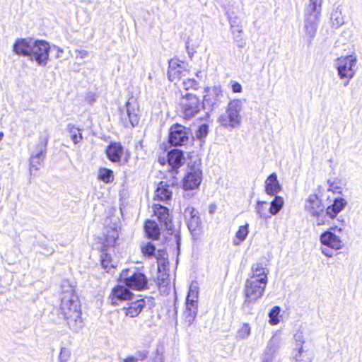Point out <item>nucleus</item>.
<instances>
[{"label":"nucleus","mask_w":362,"mask_h":362,"mask_svg":"<svg viewBox=\"0 0 362 362\" xmlns=\"http://www.w3.org/2000/svg\"><path fill=\"white\" fill-rule=\"evenodd\" d=\"M60 311L69 327L77 332L83 327L80 301L74 287L68 281L62 284Z\"/></svg>","instance_id":"f257e3e1"},{"label":"nucleus","mask_w":362,"mask_h":362,"mask_svg":"<svg viewBox=\"0 0 362 362\" xmlns=\"http://www.w3.org/2000/svg\"><path fill=\"white\" fill-rule=\"evenodd\" d=\"M343 229L337 226H332L320 236V242L323 247L322 253L327 257H332L333 252L330 250H338L344 247V243L339 236Z\"/></svg>","instance_id":"f03ea898"},{"label":"nucleus","mask_w":362,"mask_h":362,"mask_svg":"<svg viewBox=\"0 0 362 362\" xmlns=\"http://www.w3.org/2000/svg\"><path fill=\"white\" fill-rule=\"evenodd\" d=\"M241 100L238 99L232 100L228 103L226 112L219 116L218 120L226 128H238L241 124Z\"/></svg>","instance_id":"7ed1b4c3"},{"label":"nucleus","mask_w":362,"mask_h":362,"mask_svg":"<svg viewBox=\"0 0 362 362\" xmlns=\"http://www.w3.org/2000/svg\"><path fill=\"white\" fill-rule=\"evenodd\" d=\"M119 279L129 289L141 291L148 288L147 276L136 268L123 269Z\"/></svg>","instance_id":"20e7f679"},{"label":"nucleus","mask_w":362,"mask_h":362,"mask_svg":"<svg viewBox=\"0 0 362 362\" xmlns=\"http://www.w3.org/2000/svg\"><path fill=\"white\" fill-rule=\"evenodd\" d=\"M267 284L264 279H247L245 284V300L244 305L255 303L264 295Z\"/></svg>","instance_id":"39448f33"},{"label":"nucleus","mask_w":362,"mask_h":362,"mask_svg":"<svg viewBox=\"0 0 362 362\" xmlns=\"http://www.w3.org/2000/svg\"><path fill=\"white\" fill-rule=\"evenodd\" d=\"M139 107L133 99H129L124 108L119 109V120L125 127H134L139 122Z\"/></svg>","instance_id":"423d86ee"},{"label":"nucleus","mask_w":362,"mask_h":362,"mask_svg":"<svg viewBox=\"0 0 362 362\" xmlns=\"http://www.w3.org/2000/svg\"><path fill=\"white\" fill-rule=\"evenodd\" d=\"M357 58L355 55L338 57L334 62V66L340 79L353 78L356 74Z\"/></svg>","instance_id":"0eeeda50"},{"label":"nucleus","mask_w":362,"mask_h":362,"mask_svg":"<svg viewBox=\"0 0 362 362\" xmlns=\"http://www.w3.org/2000/svg\"><path fill=\"white\" fill-rule=\"evenodd\" d=\"M49 45L45 40H34L29 59L38 66H45L49 59Z\"/></svg>","instance_id":"6e6552de"},{"label":"nucleus","mask_w":362,"mask_h":362,"mask_svg":"<svg viewBox=\"0 0 362 362\" xmlns=\"http://www.w3.org/2000/svg\"><path fill=\"white\" fill-rule=\"evenodd\" d=\"M184 118L189 119L194 117L201 109V103L198 97L191 93L182 95L180 100Z\"/></svg>","instance_id":"1a4fd4ad"},{"label":"nucleus","mask_w":362,"mask_h":362,"mask_svg":"<svg viewBox=\"0 0 362 362\" xmlns=\"http://www.w3.org/2000/svg\"><path fill=\"white\" fill-rule=\"evenodd\" d=\"M47 139L40 138L39 142L35 145V148L32 151L30 158V174L37 171L43 164L46 154V146Z\"/></svg>","instance_id":"9d476101"},{"label":"nucleus","mask_w":362,"mask_h":362,"mask_svg":"<svg viewBox=\"0 0 362 362\" xmlns=\"http://www.w3.org/2000/svg\"><path fill=\"white\" fill-rule=\"evenodd\" d=\"M190 131L185 127L175 124L170 127L169 141L175 146L186 145L189 140Z\"/></svg>","instance_id":"9b49d317"},{"label":"nucleus","mask_w":362,"mask_h":362,"mask_svg":"<svg viewBox=\"0 0 362 362\" xmlns=\"http://www.w3.org/2000/svg\"><path fill=\"white\" fill-rule=\"evenodd\" d=\"M223 97V91L220 86L207 87L204 89L202 106L207 109L218 107L221 103Z\"/></svg>","instance_id":"f8f14e48"},{"label":"nucleus","mask_w":362,"mask_h":362,"mask_svg":"<svg viewBox=\"0 0 362 362\" xmlns=\"http://www.w3.org/2000/svg\"><path fill=\"white\" fill-rule=\"evenodd\" d=\"M187 72L186 64L178 59H172L169 61L168 76L172 82L179 81Z\"/></svg>","instance_id":"ddd939ff"},{"label":"nucleus","mask_w":362,"mask_h":362,"mask_svg":"<svg viewBox=\"0 0 362 362\" xmlns=\"http://www.w3.org/2000/svg\"><path fill=\"white\" fill-rule=\"evenodd\" d=\"M152 208L154 215L157 217L161 226H163L166 230H171L173 223L168 209L159 204H154Z\"/></svg>","instance_id":"4468645a"},{"label":"nucleus","mask_w":362,"mask_h":362,"mask_svg":"<svg viewBox=\"0 0 362 362\" xmlns=\"http://www.w3.org/2000/svg\"><path fill=\"white\" fill-rule=\"evenodd\" d=\"M202 170L199 168H193L187 173L183 182L185 190H191L197 188L201 184L202 176Z\"/></svg>","instance_id":"2eb2a0df"},{"label":"nucleus","mask_w":362,"mask_h":362,"mask_svg":"<svg viewBox=\"0 0 362 362\" xmlns=\"http://www.w3.org/2000/svg\"><path fill=\"white\" fill-rule=\"evenodd\" d=\"M304 209L313 217L318 218L323 212L321 199L316 194H310L305 202Z\"/></svg>","instance_id":"dca6fc26"},{"label":"nucleus","mask_w":362,"mask_h":362,"mask_svg":"<svg viewBox=\"0 0 362 362\" xmlns=\"http://www.w3.org/2000/svg\"><path fill=\"white\" fill-rule=\"evenodd\" d=\"M133 296L128 287L117 286L112 291L110 299L112 304L118 305L120 302L132 300Z\"/></svg>","instance_id":"f3484780"},{"label":"nucleus","mask_w":362,"mask_h":362,"mask_svg":"<svg viewBox=\"0 0 362 362\" xmlns=\"http://www.w3.org/2000/svg\"><path fill=\"white\" fill-rule=\"evenodd\" d=\"M126 306L124 307V312L126 316L135 317L139 315L146 305L144 298H138L134 300H129Z\"/></svg>","instance_id":"a211bd4d"},{"label":"nucleus","mask_w":362,"mask_h":362,"mask_svg":"<svg viewBox=\"0 0 362 362\" xmlns=\"http://www.w3.org/2000/svg\"><path fill=\"white\" fill-rule=\"evenodd\" d=\"M34 39H18L13 45V52L18 55L29 58Z\"/></svg>","instance_id":"6ab92c4d"},{"label":"nucleus","mask_w":362,"mask_h":362,"mask_svg":"<svg viewBox=\"0 0 362 362\" xmlns=\"http://www.w3.org/2000/svg\"><path fill=\"white\" fill-rule=\"evenodd\" d=\"M323 0H309L304 11V17L320 19Z\"/></svg>","instance_id":"aec40b11"},{"label":"nucleus","mask_w":362,"mask_h":362,"mask_svg":"<svg viewBox=\"0 0 362 362\" xmlns=\"http://www.w3.org/2000/svg\"><path fill=\"white\" fill-rule=\"evenodd\" d=\"M347 201L342 197H337L333 203L326 209V214L331 218H334L338 214L342 211L347 205Z\"/></svg>","instance_id":"412c9836"},{"label":"nucleus","mask_w":362,"mask_h":362,"mask_svg":"<svg viewBox=\"0 0 362 362\" xmlns=\"http://www.w3.org/2000/svg\"><path fill=\"white\" fill-rule=\"evenodd\" d=\"M282 189L276 173L271 174L265 180V192L270 196L276 195Z\"/></svg>","instance_id":"4be33fe9"},{"label":"nucleus","mask_w":362,"mask_h":362,"mask_svg":"<svg viewBox=\"0 0 362 362\" xmlns=\"http://www.w3.org/2000/svg\"><path fill=\"white\" fill-rule=\"evenodd\" d=\"M103 248L114 247L119 237L116 228L107 226L104 229Z\"/></svg>","instance_id":"5701e85b"},{"label":"nucleus","mask_w":362,"mask_h":362,"mask_svg":"<svg viewBox=\"0 0 362 362\" xmlns=\"http://www.w3.org/2000/svg\"><path fill=\"white\" fill-rule=\"evenodd\" d=\"M320 19L304 17V31L310 42L316 35Z\"/></svg>","instance_id":"b1692460"},{"label":"nucleus","mask_w":362,"mask_h":362,"mask_svg":"<svg viewBox=\"0 0 362 362\" xmlns=\"http://www.w3.org/2000/svg\"><path fill=\"white\" fill-rule=\"evenodd\" d=\"M106 154L112 162H119L123 155V148L119 143H112L107 146Z\"/></svg>","instance_id":"393cba45"},{"label":"nucleus","mask_w":362,"mask_h":362,"mask_svg":"<svg viewBox=\"0 0 362 362\" xmlns=\"http://www.w3.org/2000/svg\"><path fill=\"white\" fill-rule=\"evenodd\" d=\"M187 221L188 228L190 230H195L200 224V218L198 212L193 208H187L184 213Z\"/></svg>","instance_id":"a878e982"},{"label":"nucleus","mask_w":362,"mask_h":362,"mask_svg":"<svg viewBox=\"0 0 362 362\" xmlns=\"http://www.w3.org/2000/svg\"><path fill=\"white\" fill-rule=\"evenodd\" d=\"M172 192L169 189V186L164 182H160L155 192V200L168 202L171 199Z\"/></svg>","instance_id":"bb28decb"},{"label":"nucleus","mask_w":362,"mask_h":362,"mask_svg":"<svg viewBox=\"0 0 362 362\" xmlns=\"http://www.w3.org/2000/svg\"><path fill=\"white\" fill-rule=\"evenodd\" d=\"M251 272L252 276L249 278L250 279L262 280V279H264L265 283L267 284L269 269L267 267H263L262 264H254L252 266Z\"/></svg>","instance_id":"cd10ccee"},{"label":"nucleus","mask_w":362,"mask_h":362,"mask_svg":"<svg viewBox=\"0 0 362 362\" xmlns=\"http://www.w3.org/2000/svg\"><path fill=\"white\" fill-rule=\"evenodd\" d=\"M185 158L182 152L175 149L170 151L168 154V162L173 168H178L184 163Z\"/></svg>","instance_id":"c85d7f7f"},{"label":"nucleus","mask_w":362,"mask_h":362,"mask_svg":"<svg viewBox=\"0 0 362 362\" xmlns=\"http://www.w3.org/2000/svg\"><path fill=\"white\" fill-rule=\"evenodd\" d=\"M291 358L294 362H312L313 356L303 346L296 347L292 354Z\"/></svg>","instance_id":"c756f323"},{"label":"nucleus","mask_w":362,"mask_h":362,"mask_svg":"<svg viewBox=\"0 0 362 362\" xmlns=\"http://www.w3.org/2000/svg\"><path fill=\"white\" fill-rule=\"evenodd\" d=\"M279 346L274 339H272L262 355L263 362H272L275 353L278 351Z\"/></svg>","instance_id":"7c9ffc66"},{"label":"nucleus","mask_w":362,"mask_h":362,"mask_svg":"<svg viewBox=\"0 0 362 362\" xmlns=\"http://www.w3.org/2000/svg\"><path fill=\"white\" fill-rule=\"evenodd\" d=\"M198 305L186 303V309L184 312V317L188 325H191L196 318Z\"/></svg>","instance_id":"2f4dec72"},{"label":"nucleus","mask_w":362,"mask_h":362,"mask_svg":"<svg viewBox=\"0 0 362 362\" xmlns=\"http://www.w3.org/2000/svg\"><path fill=\"white\" fill-rule=\"evenodd\" d=\"M145 231L149 238L156 239L160 235V228L158 224L153 221L148 220L145 223Z\"/></svg>","instance_id":"473e14b6"},{"label":"nucleus","mask_w":362,"mask_h":362,"mask_svg":"<svg viewBox=\"0 0 362 362\" xmlns=\"http://www.w3.org/2000/svg\"><path fill=\"white\" fill-rule=\"evenodd\" d=\"M199 287L197 283H192L189 288L186 303L198 305Z\"/></svg>","instance_id":"72a5a7b5"},{"label":"nucleus","mask_w":362,"mask_h":362,"mask_svg":"<svg viewBox=\"0 0 362 362\" xmlns=\"http://www.w3.org/2000/svg\"><path fill=\"white\" fill-rule=\"evenodd\" d=\"M249 233V224L240 226L233 240L234 245H240L247 237Z\"/></svg>","instance_id":"f704fd0d"},{"label":"nucleus","mask_w":362,"mask_h":362,"mask_svg":"<svg viewBox=\"0 0 362 362\" xmlns=\"http://www.w3.org/2000/svg\"><path fill=\"white\" fill-rule=\"evenodd\" d=\"M100 258L101 264L107 272H110L111 269L115 267V264L112 262L110 255L107 253V248H103L102 250Z\"/></svg>","instance_id":"c9c22d12"},{"label":"nucleus","mask_w":362,"mask_h":362,"mask_svg":"<svg viewBox=\"0 0 362 362\" xmlns=\"http://www.w3.org/2000/svg\"><path fill=\"white\" fill-rule=\"evenodd\" d=\"M67 129L74 144H78L82 141L83 136L80 129L73 124H69L67 126Z\"/></svg>","instance_id":"e433bc0d"},{"label":"nucleus","mask_w":362,"mask_h":362,"mask_svg":"<svg viewBox=\"0 0 362 362\" xmlns=\"http://www.w3.org/2000/svg\"><path fill=\"white\" fill-rule=\"evenodd\" d=\"M275 197L274 200L271 202V206L269 208V213L272 215H276L279 213V211L284 206V199L281 197L274 195Z\"/></svg>","instance_id":"4c0bfd02"},{"label":"nucleus","mask_w":362,"mask_h":362,"mask_svg":"<svg viewBox=\"0 0 362 362\" xmlns=\"http://www.w3.org/2000/svg\"><path fill=\"white\" fill-rule=\"evenodd\" d=\"M98 178L105 183L111 182L114 180L113 172L107 168H100L98 171Z\"/></svg>","instance_id":"58836bf2"},{"label":"nucleus","mask_w":362,"mask_h":362,"mask_svg":"<svg viewBox=\"0 0 362 362\" xmlns=\"http://www.w3.org/2000/svg\"><path fill=\"white\" fill-rule=\"evenodd\" d=\"M280 308L279 306H274L272 308V309L270 310L269 313V323L272 325H276L279 324V315L280 313Z\"/></svg>","instance_id":"ea45409f"},{"label":"nucleus","mask_w":362,"mask_h":362,"mask_svg":"<svg viewBox=\"0 0 362 362\" xmlns=\"http://www.w3.org/2000/svg\"><path fill=\"white\" fill-rule=\"evenodd\" d=\"M250 332L251 328L249 324L244 323L238 330L236 337L240 339H246L249 337Z\"/></svg>","instance_id":"a19ab883"},{"label":"nucleus","mask_w":362,"mask_h":362,"mask_svg":"<svg viewBox=\"0 0 362 362\" xmlns=\"http://www.w3.org/2000/svg\"><path fill=\"white\" fill-rule=\"evenodd\" d=\"M267 206V202L259 201L257 203L255 210L261 218H267L268 217V215L266 213Z\"/></svg>","instance_id":"79ce46f5"},{"label":"nucleus","mask_w":362,"mask_h":362,"mask_svg":"<svg viewBox=\"0 0 362 362\" xmlns=\"http://www.w3.org/2000/svg\"><path fill=\"white\" fill-rule=\"evenodd\" d=\"M331 21L333 26H335L336 28L339 27L344 23L341 13L338 11H335L332 13Z\"/></svg>","instance_id":"37998d69"},{"label":"nucleus","mask_w":362,"mask_h":362,"mask_svg":"<svg viewBox=\"0 0 362 362\" xmlns=\"http://www.w3.org/2000/svg\"><path fill=\"white\" fill-rule=\"evenodd\" d=\"M183 88L187 90L189 89H197L198 87V83L193 78H187L182 82Z\"/></svg>","instance_id":"c03bdc74"},{"label":"nucleus","mask_w":362,"mask_h":362,"mask_svg":"<svg viewBox=\"0 0 362 362\" xmlns=\"http://www.w3.org/2000/svg\"><path fill=\"white\" fill-rule=\"evenodd\" d=\"M155 250V247L151 243L141 246V252L144 256L151 257L153 255Z\"/></svg>","instance_id":"a18cd8bd"},{"label":"nucleus","mask_w":362,"mask_h":362,"mask_svg":"<svg viewBox=\"0 0 362 362\" xmlns=\"http://www.w3.org/2000/svg\"><path fill=\"white\" fill-rule=\"evenodd\" d=\"M71 356L70 351L66 348H62L59 356V362H68Z\"/></svg>","instance_id":"49530a36"},{"label":"nucleus","mask_w":362,"mask_h":362,"mask_svg":"<svg viewBox=\"0 0 362 362\" xmlns=\"http://www.w3.org/2000/svg\"><path fill=\"white\" fill-rule=\"evenodd\" d=\"M294 340L296 344V347L303 346V344L305 341V337L303 332L298 331L294 335Z\"/></svg>","instance_id":"de8ad7c7"},{"label":"nucleus","mask_w":362,"mask_h":362,"mask_svg":"<svg viewBox=\"0 0 362 362\" xmlns=\"http://www.w3.org/2000/svg\"><path fill=\"white\" fill-rule=\"evenodd\" d=\"M208 134V127L206 124H202L199 127L197 132L196 136L199 139H204Z\"/></svg>","instance_id":"09e8293b"},{"label":"nucleus","mask_w":362,"mask_h":362,"mask_svg":"<svg viewBox=\"0 0 362 362\" xmlns=\"http://www.w3.org/2000/svg\"><path fill=\"white\" fill-rule=\"evenodd\" d=\"M229 22L230 24L231 30H235V26H237V25H240V21L236 16L234 18H230Z\"/></svg>","instance_id":"8fccbe9b"},{"label":"nucleus","mask_w":362,"mask_h":362,"mask_svg":"<svg viewBox=\"0 0 362 362\" xmlns=\"http://www.w3.org/2000/svg\"><path fill=\"white\" fill-rule=\"evenodd\" d=\"M232 90L233 93H240L242 91V86L238 82H234L232 85Z\"/></svg>","instance_id":"3c124183"},{"label":"nucleus","mask_w":362,"mask_h":362,"mask_svg":"<svg viewBox=\"0 0 362 362\" xmlns=\"http://www.w3.org/2000/svg\"><path fill=\"white\" fill-rule=\"evenodd\" d=\"M53 49H55L57 50L56 58L61 57V55L63 53V50L61 48H59V47H56V46H54L53 47Z\"/></svg>","instance_id":"603ef678"},{"label":"nucleus","mask_w":362,"mask_h":362,"mask_svg":"<svg viewBox=\"0 0 362 362\" xmlns=\"http://www.w3.org/2000/svg\"><path fill=\"white\" fill-rule=\"evenodd\" d=\"M77 53L78 54H77L76 57H79L81 59L85 58L87 56V54H88L86 51H78Z\"/></svg>","instance_id":"864d4df0"},{"label":"nucleus","mask_w":362,"mask_h":362,"mask_svg":"<svg viewBox=\"0 0 362 362\" xmlns=\"http://www.w3.org/2000/svg\"><path fill=\"white\" fill-rule=\"evenodd\" d=\"M232 32L233 34H235V33L240 34L242 33V29H241L240 25H237V26H235V30H232Z\"/></svg>","instance_id":"5fc2aeb1"},{"label":"nucleus","mask_w":362,"mask_h":362,"mask_svg":"<svg viewBox=\"0 0 362 362\" xmlns=\"http://www.w3.org/2000/svg\"><path fill=\"white\" fill-rule=\"evenodd\" d=\"M165 255V254L164 251L158 250V255H156V257H157V259H159L161 257H163V256Z\"/></svg>","instance_id":"6e6d98bb"},{"label":"nucleus","mask_w":362,"mask_h":362,"mask_svg":"<svg viewBox=\"0 0 362 362\" xmlns=\"http://www.w3.org/2000/svg\"><path fill=\"white\" fill-rule=\"evenodd\" d=\"M87 100H88V102L90 103H92L93 101H95V95H91L90 96H88L87 98Z\"/></svg>","instance_id":"4d7b16f0"},{"label":"nucleus","mask_w":362,"mask_h":362,"mask_svg":"<svg viewBox=\"0 0 362 362\" xmlns=\"http://www.w3.org/2000/svg\"><path fill=\"white\" fill-rule=\"evenodd\" d=\"M344 79H345V81L344 83V86H347L349 84V82H350V80L351 78H344Z\"/></svg>","instance_id":"13d9d810"},{"label":"nucleus","mask_w":362,"mask_h":362,"mask_svg":"<svg viewBox=\"0 0 362 362\" xmlns=\"http://www.w3.org/2000/svg\"><path fill=\"white\" fill-rule=\"evenodd\" d=\"M124 362H136V360L134 358H129Z\"/></svg>","instance_id":"bf43d9fd"},{"label":"nucleus","mask_w":362,"mask_h":362,"mask_svg":"<svg viewBox=\"0 0 362 362\" xmlns=\"http://www.w3.org/2000/svg\"><path fill=\"white\" fill-rule=\"evenodd\" d=\"M4 136V134L2 132H0V141L2 140Z\"/></svg>","instance_id":"052dcab7"},{"label":"nucleus","mask_w":362,"mask_h":362,"mask_svg":"<svg viewBox=\"0 0 362 362\" xmlns=\"http://www.w3.org/2000/svg\"><path fill=\"white\" fill-rule=\"evenodd\" d=\"M322 224H323V221H319L317 222V225H319V226H320V225H322Z\"/></svg>","instance_id":"680f3d73"}]
</instances>
